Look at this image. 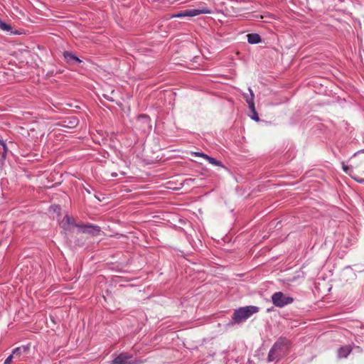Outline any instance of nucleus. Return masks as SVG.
Instances as JSON below:
<instances>
[{"mask_svg":"<svg viewBox=\"0 0 364 364\" xmlns=\"http://www.w3.org/2000/svg\"><path fill=\"white\" fill-rule=\"evenodd\" d=\"M251 112L252 113V115L251 116V118L253 120H255L256 122H258L259 120V118L258 114H257V113L256 112V109H255V111H251Z\"/></svg>","mask_w":364,"mask_h":364,"instance_id":"obj_16","label":"nucleus"},{"mask_svg":"<svg viewBox=\"0 0 364 364\" xmlns=\"http://www.w3.org/2000/svg\"><path fill=\"white\" fill-rule=\"evenodd\" d=\"M133 355L128 353H122L112 360L110 364H133Z\"/></svg>","mask_w":364,"mask_h":364,"instance_id":"obj_7","label":"nucleus"},{"mask_svg":"<svg viewBox=\"0 0 364 364\" xmlns=\"http://www.w3.org/2000/svg\"><path fill=\"white\" fill-rule=\"evenodd\" d=\"M0 29L6 31H9L11 30V26L9 24L6 23L5 22H3L0 19Z\"/></svg>","mask_w":364,"mask_h":364,"instance_id":"obj_15","label":"nucleus"},{"mask_svg":"<svg viewBox=\"0 0 364 364\" xmlns=\"http://www.w3.org/2000/svg\"><path fill=\"white\" fill-rule=\"evenodd\" d=\"M0 144L3 146L4 151L6 150V144L4 143V140L2 139H0Z\"/></svg>","mask_w":364,"mask_h":364,"instance_id":"obj_19","label":"nucleus"},{"mask_svg":"<svg viewBox=\"0 0 364 364\" xmlns=\"http://www.w3.org/2000/svg\"><path fill=\"white\" fill-rule=\"evenodd\" d=\"M288 346V340L284 338H279L270 349L267 356V361L272 362L279 360L287 350Z\"/></svg>","mask_w":364,"mask_h":364,"instance_id":"obj_1","label":"nucleus"},{"mask_svg":"<svg viewBox=\"0 0 364 364\" xmlns=\"http://www.w3.org/2000/svg\"><path fill=\"white\" fill-rule=\"evenodd\" d=\"M29 350L28 346H21L13 350L12 354L15 358H20L22 354H27Z\"/></svg>","mask_w":364,"mask_h":364,"instance_id":"obj_13","label":"nucleus"},{"mask_svg":"<svg viewBox=\"0 0 364 364\" xmlns=\"http://www.w3.org/2000/svg\"><path fill=\"white\" fill-rule=\"evenodd\" d=\"M62 228L65 231H71L73 227L80 230L81 224L77 223L75 220L68 215H65L61 222Z\"/></svg>","mask_w":364,"mask_h":364,"instance_id":"obj_6","label":"nucleus"},{"mask_svg":"<svg viewBox=\"0 0 364 364\" xmlns=\"http://www.w3.org/2000/svg\"><path fill=\"white\" fill-rule=\"evenodd\" d=\"M63 56L66 62L70 65H76L77 63H81V60L74 55L73 53L65 51L63 53Z\"/></svg>","mask_w":364,"mask_h":364,"instance_id":"obj_9","label":"nucleus"},{"mask_svg":"<svg viewBox=\"0 0 364 364\" xmlns=\"http://www.w3.org/2000/svg\"><path fill=\"white\" fill-rule=\"evenodd\" d=\"M342 168L346 173H348V171L351 169L350 166L345 165L343 162L342 163Z\"/></svg>","mask_w":364,"mask_h":364,"instance_id":"obj_18","label":"nucleus"},{"mask_svg":"<svg viewBox=\"0 0 364 364\" xmlns=\"http://www.w3.org/2000/svg\"><path fill=\"white\" fill-rule=\"evenodd\" d=\"M101 228L100 226L93 224H84L82 223L79 230V232L82 233H87L92 236H97L100 235Z\"/></svg>","mask_w":364,"mask_h":364,"instance_id":"obj_5","label":"nucleus"},{"mask_svg":"<svg viewBox=\"0 0 364 364\" xmlns=\"http://www.w3.org/2000/svg\"><path fill=\"white\" fill-rule=\"evenodd\" d=\"M79 123L76 117H70L62 122V126L66 128L73 129L77 126Z\"/></svg>","mask_w":364,"mask_h":364,"instance_id":"obj_10","label":"nucleus"},{"mask_svg":"<svg viewBox=\"0 0 364 364\" xmlns=\"http://www.w3.org/2000/svg\"><path fill=\"white\" fill-rule=\"evenodd\" d=\"M104 97H105V98H107V99H108V100H109V98L107 97V95H104Z\"/></svg>","mask_w":364,"mask_h":364,"instance_id":"obj_21","label":"nucleus"},{"mask_svg":"<svg viewBox=\"0 0 364 364\" xmlns=\"http://www.w3.org/2000/svg\"><path fill=\"white\" fill-rule=\"evenodd\" d=\"M359 152H360V151H358V152H356V153H354L353 156H355L358 153H359Z\"/></svg>","mask_w":364,"mask_h":364,"instance_id":"obj_20","label":"nucleus"},{"mask_svg":"<svg viewBox=\"0 0 364 364\" xmlns=\"http://www.w3.org/2000/svg\"><path fill=\"white\" fill-rule=\"evenodd\" d=\"M210 13L211 11L207 7H203L201 9H191L182 11L177 14H172L171 18L193 17L199 14H208Z\"/></svg>","mask_w":364,"mask_h":364,"instance_id":"obj_3","label":"nucleus"},{"mask_svg":"<svg viewBox=\"0 0 364 364\" xmlns=\"http://www.w3.org/2000/svg\"><path fill=\"white\" fill-rule=\"evenodd\" d=\"M247 36V41L250 44H256L262 41L260 36L257 33H250Z\"/></svg>","mask_w":364,"mask_h":364,"instance_id":"obj_14","label":"nucleus"},{"mask_svg":"<svg viewBox=\"0 0 364 364\" xmlns=\"http://www.w3.org/2000/svg\"><path fill=\"white\" fill-rule=\"evenodd\" d=\"M248 90L250 92V95L248 94H244V98L245 99L247 103L248 104V107L251 111H255V95L253 93V91L250 87L248 88Z\"/></svg>","mask_w":364,"mask_h":364,"instance_id":"obj_11","label":"nucleus"},{"mask_svg":"<svg viewBox=\"0 0 364 364\" xmlns=\"http://www.w3.org/2000/svg\"><path fill=\"white\" fill-rule=\"evenodd\" d=\"M195 154L196 156L203 157V159H206L210 164H211L214 166H220V167L224 168V166L223 165L222 162L220 161L215 159V158H213L205 154L200 153V152H196Z\"/></svg>","mask_w":364,"mask_h":364,"instance_id":"obj_12","label":"nucleus"},{"mask_svg":"<svg viewBox=\"0 0 364 364\" xmlns=\"http://www.w3.org/2000/svg\"><path fill=\"white\" fill-rule=\"evenodd\" d=\"M15 358V357L13 355V354L10 355L6 358V359L4 360V364H11L12 362V359Z\"/></svg>","mask_w":364,"mask_h":364,"instance_id":"obj_17","label":"nucleus"},{"mask_svg":"<svg viewBox=\"0 0 364 364\" xmlns=\"http://www.w3.org/2000/svg\"><path fill=\"white\" fill-rule=\"evenodd\" d=\"M352 350L353 346L351 345L342 346L337 350V357L339 359L346 358Z\"/></svg>","mask_w":364,"mask_h":364,"instance_id":"obj_8","label":"nucleus"},{"mask_svg":"<svg viewBox=\"0 0 364 364\" xmlns=\"http://www.w3.org/2000/svg\"><path fill=\"white\" fill-rule=\"evenodd\" d=\"M272 301L273 304L279 308H282L294 301L291 296H286L282 291H277L272 294Z\"/></svg>","mask_w":364,"mask_h":364,"instance_id":"obj_4","label":"nucleus"},{"mask_svg":"<svg viewBox=\"0 0 364 364\" xmlns=\"http://www.w3.org/2000/svg\"><path fill=\"white\" fill-rule=\"evenodd\" d=\"M259 311V308L255 306H247L235 310L232 316V321L236 323L246 321L252 314Z\"/></svg>","mask_w":364,"mask_h":364,"instance_id":"obj_2","label":"nucleus"}]
</instances>
